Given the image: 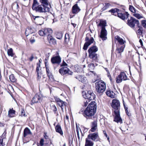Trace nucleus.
Segmentation results:
<instances>
[{
	"label": "nucleus",
	"mask_w": 146,
	"mask_h": 146,
	"mask_svg": "<svg viewBox=\"0 0 146 146\" xmlns=\"http://www.w3.org/2000/svg\"><path fill=\"white\" fill-rule=\"evenodd\" d=\"M40 2L42 4V5H38L36 7L37 10H35L36 12L40 13L49 12L50 9L48 6L49 4L48 0H40Z\"/></svg>",
	"instance_id": "f257e3e1"
},
{
	"label": "nucleus",
	"mask_w": 146,
	"mask_h": 146,
	"mask_svg": "<svg viewBox=\"0 0 146 146\" xmlns=\"http://www.w3.org/2000/svg\"><path fill=\"white\" fill-rule=\"evenodd\" d=\"M106 24L105 21L100 20L98 25V26L100 27L101 29L100 37L103 40H106L107 38V32L105 27L106 26Z\"/></svg>",
	"instance_id": "f03ea898"
},
{
	"label": "nucleus",
	"mask_w": 146,
	"mask_h": 146,
	"mask_svg": "<svg viewBox=\"0 0 146 146\" xmlns=\"http://www.w3.org/2000/svg\"><path fill=\"white\" fill-rule=\"evenodd\" d=\"M96 89L99 93H103L106 89V83L102 80H99L95 83Z\"/></svg>",
	"instance_id": "7ed1b4c3"
},
{
	"label": "nucleus",
	"mask_w": 146,
	"mask_h": 146,
	"mask_svg": "<svg viewBox=\"0 0 146 146\" xmlns=\"http://www.w3.org/2000/svg\"><path fill=\"white\" fill-rule=\"evenodd\" d=\"M84 111L85 115L84 116L86 117L87 119H91V102L88 105L87 108L84 111L83 109H81L79 112V113H82Z\"/></svg>",
	"instance_id": "20e7f679"
},
{
	"label": "nucleus",
	"mask_w": 146,
	"mask_h": 146,
	"mask_svg": "<svg viewBox=\"0 0 146 146\" xmlns=\"http://www.w3.org/2000/svg\"><path fill=\"white\" fill-rule=\"evenodd\" d=\"M45 35L47 36L48 39L49 41L56 42L54 39L51 35L52 33V31L50 28H46L44 29Z\"/></svg>",
	"instance_id": "39448f33"
},
{
	"label": "nucleus",
	"mask_w": 146,
	"mask_h": 146,
	"mask_svg": "<svg viewBox=\"0 0 146 146\" xmlns=\"http://www.w3.org/2000/svg\"><path fill=\"white\" fill-rule=\"evenodd\" d=\"M82 96L85 99H88V101H86V102H84V106L86 107L88 105L89 102L91 100V92L90 91H88L87 93L83 92L82 93Z\"/></svg>",
	"instance_id": "423d86ee"
},
{
	"label": "nucleus",
	"mask_w": 146,
	"mask_h": 146,
	"mask_svg": "<svg viewBox=\"0 0 146 146\" xmlns=\"http://www.w3.org/2000/svg\"><path fill=\"white\" fill-rule=\"evenodd\" d=\"M33 18L34 19V22L36 25H41L44 24L45 19L43 17L38 16H33Z\"/></svg>",
	"instance_id": "0eeeda50"
},
{
	"label": "nucleus",
	"mask_w": 146,
	"mask_h": 146,
	"mask_svg": "<svg viewBox=\"0 0 146 146\" xmlns=\"http://www.w3.org/2000/svg\"><path fill=\"white\" fill-rule=\"evenodd\" d=\"M127 24L131 27H134L135 24H139V21L135 18L131 17L130 19H129L127 20Z\"/></svg>",
	"instance_id": "6e6552de"
},
{
	"label": "nucleus",
	"mask_w": 146,
	"mask_h": 146,
	"mask_svg": "<svg viewBox=\"0 0 146 146\" xmlns=\"http://www.w3.org/2000/svg\"><path fill=\"white\" fill-rule=\"evenodd\" d=\"M42 98L43 96L41 94H36L33 98L31 104L32 105L33 104L40 102L42 101Z\"/></svg>",
	"instance_id": "1a4fd4ad"
},
{
	"label": "nucleus",
	"mask_w": 146,
	"mask_h": 146,
	"mask_svg": "<svg viewBox=\"0 0 146 146\" xmlns=\"http://www.w3.org/2000/svg\"><path fill=\"white\" fill-rule=\"evenodd\" d=\"M127 77L124 72H121L116 78V82L117 83L121 82L122 81L127 80Z\"/></svg>",
	"instance_id": "9d476101"
},
{
	"label": "nucleus",
	"mask_w": 146,
	"mask_h": 146,
	"mask_svg": "<svg viewBox=\"0 0 146 146\" xmlns=\"http://www.w3.org/2000/svg\"><path fill=\"white\" fill-rule=\"evenodd\" d=\"M125 46L124 45L121 46L118 45L115 50L116 56L118 58H119L121 57V53L123 52Z\"/></svg>",
	"instance_id": "9b49d317"
},
{
	"label": "nucleus",
	"mask_w": 146,
	"mask_h": 146,
	"mask_svg": "<svg viewBox=\"0 0 146 146\" xmlns=\"http://www.w3.org/2000/svg\"><path fill=\"white\" fill-rule=\"evenodd\" d=\"M51 61L53 64H56L58 65L61 62V58L59 56H56L52 57Z\"/></svg>",
	"instance_id": "f8f14e48"
},
{
	"label": "nucleus",
	"mask_w": 146,
	"mask_h": 146,
	"mask_svg": "<svg viewBox=\"0 0 146 146\" xmlns=\"http://www.w3.org/2000/svg\"><path fill=\"white\" fill-rule=\"evenodd\" d=\"M89 35L88 34H87L85 38V40L86 42L84 44L83 47V49L85 50H86L88 46L91 44V37L90 38L88 37Z\"/></svg>",
	"instance_id": "ddd939ff"
},
{
	"label": "nucleus",
	"mask_w": 146,
	"mask_h": 146,
	"mask_svg": "<svg viewBox=\"0 0 146 146\" xmlns=\"http://www.w3.org/2000/svg\"><path fill=\"white\" fill-rule=\"evenodd\" d=\"M114 113L115 115L114 121L117 123H122V120L120 116L119 110L114 111Z\"/></svg>",
	"instance_id": "4468645a"
},
{
	"label": "nucleus",
	"mask_w": 146,
	"mask_h": 146,
	"mask_svg": "<svg viewBox=\"0 0 146 146\" xmlns=\"http://www.w3.org/2000/svg\"><path fill=\"white\" fill-rule=\"evenodd\" d=\"M111 106L115 110V111L119 110V109L120 106V102L119 100H117L113 99L112 100Z\"/></svg>",
	"instance_id": "2eb2a0df"
},
{
	"label": "nucleus",
	"mask_w": 146,
	"mask_h": 146,
	"mask_svg": "<svg viewBox=\"0 0 146 146\" xmlns=\"http://www.w3.org/2000/svg\"><path fill=\"white\" fill-rule=\"evenodd\" d=\"M94 118L93 121H92V132L95 131L97 128V118L96 115L93 117Z\"/></svg>",
	"instance_id": "dca6fc26"
},
{
	"label": "nucleus",
	"mask_w": 146,
	"mask_h": 146,
	"mask_svg": "<svg viewBox=\"0 0 146 146\" xmlns=\"http://www.w3.org/2000/svg\"><path fill=\"white\" fill-rule=\"evenodd\" d=\"M98 50V48L96 46H93L92 47V58L95 60L97 59V54L93 53L97 52Z\"/></svg>",
	"instance_id": "f3484780"
},
{
	"label": "nucleus",
	"mask_w": 146,
	"mask_h": 146,
	"mask_svg": "<svg viewBox=\"0 0 146 146\" xmlns=\"http://www.w3.org/2000/svg\"><path fill=\"white\" fill-rule=\"evenodd\" d=\"M117 14L118 17L123 20L127 19L129 15V14L127 12L123 14L121 13H117Z\"/></svg>",
	"instance_id": "a211bd4d"
},
{
	"label": "nucleus",
	"mask_w": 146,
	"mask_h": 146,
	"mask_svg": "<svg viewBox=\"0 0 146 146\" xmlns=\"http://www.w3.org/2000/svg\"><path fill=\"white\" fill-rule=\"evenodd\" d=\"M97 103L95 101H92V116L96 113L97 109Z\"/></svg>",
	"instance_id": "6ab92c4d"
},
{
	"label": "nucleus",
	"mask_w": 146,
	"mask_h": 146,
	"mask_svg": "<svg viewBox=\"0 0 146 146\" xmlns=\"http://www.w3.org/2000/svg\"><path fill=\"white\" fill-rule=\"evenodd\" d=\"M91 134H89L86 139L85 146H91Z\"/></svg>",
	"instance_id": "aec40b11"
},
{
	"label": "nucleus",
	"mask_w": 146,
	"mask_h": 146,
	"mask_svg": "<svg viewBox=\"0 0 146 146\" xmlns=\"http://www.w3.org/2000/svg\"><path fill=\"white\" fill-rule=\"evenodd\" d=\"M68 68L66 67H62L59 70V73L62 75H64L67 74Z\"/></svg>",
	"instance_id": "412c9836"
},
{
	"label": "nucleus",
	"mask_w": 146,
	"mask_h": 146,
	"mask_svg": "<svg viewBox=\"0 0 146 146\" xmlns=\"http://www.w3.org/2000/svg\"><path fill=\"white\" fill-rule=\"evenodd\" d=\"M56 132L59 133L60 135L63 136V133L62 130L61 126L59 124H58L55 127Z\"/></svg>",
	"instance_id": "4be33fe9"
},
{
	"label": "nucleus",
	"mask_w": 146,
	"mask_h": 146,
	"mask_svg": "<svg viewBox=\"0 0 146 146\" xmlns=\"http://www.w3.org/2000/svg\"><path fill=\"white\" fill-rule=\"evenodd\" d=\"M80 9L78 6L77 4L74 5L72 7V12L73 14L79 12Z\"/></svg>",
	"instance_id": "5701e85b"
},
{
	"label": "nucleus",
	"mask_w": 146,
	"mask_h": 146,
	"mask_svg": "<svg viewBox=\"0 0 146 146\" xmlns=\"http://www.w3.org/2000/svg\"><path fill=\"white\" fill-rule=\"evenodd\" d=\"M15 111L13 108L10 109L8 113V116L10 117H12L15 116Z\"/></svg>",
	"instance_id": "b1692460"
},
{
	"label": "nucleus",
	"mask_w": 146,
	"mask_h": 146,
	"mask_svg": "<svg viewBox=\"0 0 146 146\" xmlns=\"http://www.w3.org/2000/svg\"><path fill=\"white\" fill-rule=\"evenodd\" d=\"M115 38L119 43V45H122L125 42V40H124L123 39L120 38L118 36H116Z\"/></svg>",
	"instance_id": "393cba45"
},
{
	"label": "nucleus",
	"mask_w": 146,
	"mask_h": 146,
	"mask_svg": "<svg viewBox=\"0 0 146 146\" xmlns=\"http://www.w3.org/2000/svg\"><path fill=\"white\" fill-rule=\"evenodd\" d=\"M106 94L111 98H113L115 97V94L113 91L110 90H107L106 92Z\"/></svg>",
	"instance_id": "a878e982"
},
{
	"label": "nucleus",
	"mask_w": 146,
	"mask_h": 146,
	"mask_svg": "<svg viewBox=\"0 0 146 146\" xmlns=\"http://www.w3.org/2000/svg\"><path fill=\"white\" fill-rule=\"evenodd\" d=\"M12 9L17 11H18L19 10V6L18 4V3L17 2H14L12 4Z\"/></svg>",
	"instance_id": "bb28decb"
},
{
	"label": "nucleus",
	"mask_w": 146,
	"mask_h": 146,
	"mask_svg": "<svg viewBox=\"0 0 146 146\" xmlns=\"http://www.w3.org/2000/svg\"><path fill=\"white\" fill-rule=\"evenodd\" d=\"M30 134H31V132L30 130L28 128H26L24 131L23 136L25 137L27 135Z\"/></svg>",
	"instance_id": "cd10ccee"
},
{
	"label": "nucleus",
	"mask_w": 146,
	"mask_h": 146,
	"mask_svg": "<svg viewBox=\"0 0 146 146\" xmlns=\"http://www.w3.org/2000/svg\"><path fill=\"white\" fill-rule=\"evenodd\" d=\"M39 3L37 2L36 0H33V3L32 6V9L34 11L37 10V8H36V5H38Z\"/></svg>",
	"instance_id": "c85d7f7f"
},
{
	"label": "nucleus",
	"mask_w": 146,
	"mask_h": 146,
	"mask_svg": "<svg viewBox=\"0 0 146 146\" xmlns=\"http://www.w3.org/2000/svg\"><path fill=\"white\" fill-rule=\"evenodd\" d=\"M99 139L98 134L97 133H95L92 134V140L98 141Z\"/></svg>",
	"instance_id": "c756f323"
},
{
	"label": "nucleus",
	"mask_w": 146,
	"mask_h": 146,
	"mask_svg": "<svg viewBox=\"0 0 146 146\" xmlns=\"http://www.w3.org/2000/svg\"><path fill=\"white\" fill-rule=\"evenodd\" d=\"M44 137L45 138V139L46 140H48V143H45L44 144L46 145H47L48 144H51L52 143L51 141V139L49 138V137L46 135V133H44Z\"/></svg>",
	"instance_id": "7c9ffc66"
},
{
	"label": "nucleus",
	"mask_w": 146,
	"mask_h": 146,
	"mask_svg": "<svg viewBox=\"0 0 146 146\" xmlns=\"http://www.w3.org/2000/svg\"><path fill=\"white\" fill-rule=\"evenodd\" d=\"M57 103L59 106L61 108V110L63 111V107L64 106H65L66 102L63 101L61 100Z\"/></svg>",
	"instance_id": "2f4dec72"
},
{
	"label": "nucleus",
	"mask_w": 146,
	"mask_h": 146,
	"mask_svg": "<svg viewBox=\"0 0 146 146\" xmlns=\"http://www.w3.org/2000/svg\"><path fill=\"white\" fill-rule=\"evenodd\" d=\"M31 30L32 29L31 28H28L26 29L25 35L27 36L33 33V32L31 31Z\"/></svg>",
	"instance_id": "473e14b6"
},
{
	"label": "nucleus",
	"mask_w": 146,
	"mask_h": 146,
	"mask_svg": "<svg viewBox=\"0 0 146 146\" xmlns=\"http://www.w3.org/2000/svg\"><path fill=\"white\" fill-rule=\"evenodd\" d=\"M40 66V63H37V66L36 68V71L37 72V76L38 77H39V74H41V73L39 72V69Z\"/></svg>",
	"instance_id": "72a5a7b5"
},
{
	"label": "nucleus",
	"mask_w": 146,
	"mask_h": 146,
	"mask_svg": "<svg viewBox=\"0 0 146 146\" xmlns=\"http://www.w3.org/2000/svg\"><path fill=\"white\" fill-rule=\"evenodd\" d=\"M7 54L9 56H11V57L13 56L14 54L13 53V50L12 48H10L7 50Z\"/></svg>",
	"instance_id": "f704fd0d"
},
{
	"label": "nucleus",
	"mask_w": 146,
	"mask_h": 146,
	"mask_svg": "<svg viewBox=\"0 0 146 146\" xmlns=\"http://www.w3.org/2000/svg\"><path fill=\"white\" fill-rule=\"evenodd\" d=\"M9 79L11 82H15L17 80L14 75L12 74L9 76Z\"/></svg>",
	"instance_id": "c9c22d12"
},
{
	"label": "nucleus",
	"mask_w": 146,
	"mask_h": 146,
	"mask_svg": "<svg viewBox=\"0 0 146 146\" xmlns=\"http://www.w3.org/2000/svg\"><path fill=\"white\" fill-rule=\"evenodd\" d=\"M133 16L137 18L138 19H140L143 17L142 15L139 14L138 13H135L133 14Z\"/></svg>",
	"instance_id": "e433bc0d"
},
{
	"label": "nucleus",
	"mask_w": 146,
	"mask_h": 146,
	"mask_svg": "<svg viewBox=\"0 0 146 146\" xmlns=\"http://www.w3.org/2000/svg\"><path fill=\"white\" fill-rule=\"evenodd\" d=\"M111 6L110 4L108 3H106L104 7L102 8V11H104L106 10L108 8Z\"/></svg>",
	"instance_id": "4c0bfd02"
},
{
	"label": "nucleus",
	"mask_w": 146,
	"mask_h": 146,
	"mask_svg": "<svg viewBox=\"0 0 146 146\" xmlns=\"http://www.w3.org/2000/svg\"><path fill=\"white\" fill-rule=\"evenodd\" d=\"M46 70L47 76H48L49 78H52L53 77V76L52 75V73L50 72L49 69H47V70Z\"/></svg>",
	"instance_id": "58836bf2"
},
{
	"label": "nucleus",
	"mask_w": 146,
	"mask_h": 146,
	"mask_svg": "<svg viewBox=\"0 0 146 146\" xmlns=\"http://www.w3.org/2000/svg\"><path fill=\"white\" fill-rule=\"evenodd\" d=\"M129 9L131 12L133 13H136V10L133 6L131 5H129Z\"/></svg>",
	"instance_id": "ea45409f"
},
{
	"label": "nucleus",
	"mask_w": 146,
	"mask_h": 146,
	"mask_svg": "<svg viewBox=\"0 0 146 146\" xmlns=\"http://www.w3.org/2000/svg\"><path fill=\"white\" fill-rule=\"evenodd\" d=\"M44 139L42 138L41 139L40 141V143L39 144L37 143V146H43L44 145Z\"/></svg>",
	"instance_id": "a19ab883"
},
{
	"label": "nucleus",
	"mask_w": 146,
	"mask_h": 146,
	"mask_svg": "<svg viewBox=\"0 0 146 146\" xmlns=\"http://www.w3.org/2000/svg\"><path fill=\"white\" fill-rule=\"evenodd\" d=\"M50 107L51 109L54 112V113H56L57 111V108L54 105H52L50 106Z\"/></svg>",
	"instance_id": "79ce46f5"
},
{
	"label": "nucleus",
	"mask_w": 146,
	"mask_h": 146,
	"mask_svg": "<svg viewBox=\"0 0 146 146\" xmlns=\"http://www.w3.org/2000/svg\"><path fill=\"white\" fill-rule=\"evenodd\" d=\"M119 10L116 8L114 9H112L110 10H109V12H111V13H117L119 11Z\"/></svg>",
	"instance_id": "37998d69"
},
{
	"label": "nucleus",
	"mask_w": 146,
	"mask_h": 146,
	"mask_svg": "<svg viewBox=\"0 0 146 146\" xmlns=\"http://www.w3.org/2000/svg\"><path fill=\"white\" fill-rule=\"evenodd\" d=\"M92 73H93L94 74V81H93L94 82H95L97 80H99L98 76V75H97L96 74L94 73V72L92 71Z\"/></svg>",
	"instance_id": "c03bdc74"
},
{
	"label": "nucleus",
	"mask_w": 146,
	"mask_h": 146,
	"mask_svg": "<svg viewBox=\"0 0 146 146\" xmlns=\"http://www.w3.org/2000/svg\"><path fill=\"white\" fill-rule=\"evenodd\" d=\"M56 38L59 39H61L62 38V34L61 33H58L56 35Z\"/></svg>",
	"instance_id": "a18cd8bd"
},
{
	"label": "nucleus",
	"mask_w": 146,
	"mask_h": 146,
	"mask_svg": "<svg viewBox=\"0 0 146 146\" xmlns=\"http://www.w3.org/2000/svg\"><path fill=\"white\" fill-rule=\"evenodd\" d=\"M38 34L41 36L45 35L44 29V31L41 30L39 31H38Z\"/></svg>",
	"instance_id": "49530a36"
},
{
	"label": "nucleus",
	"mask_w": 146,
	"mask_h": 146,
	"mask_svg": "<svg viewBox=\"0 0 146 146\" xmlns=\"http://www.w3.org/2000/svg\"><path fill=\"white\" fill-rule=\"evenodd\" d=\"M76 132H77L78 137V139L79 141H80V137L79 136V132L78 129L77 127V124L76 125Z\"/></svg>",
	"instance_id": "de8ad7c7"
},
{
	"label": "nucleus",
	"mask_w": 146,
	"mask_h": 146,
	"mask_svg": "<svg viewBox=\"0 0 146 146\" xmlns=\"http://www.w3.org/2000/svg\"><path fill=\"white\" fill-rule=\"evenodd\" d=\"M21 116H22L25 117L26 116V115H25V111L23 109H21Z\"/></svg>",
	"instance_id": "09e8293b"
},
{
	"label": "nucleus",
	"mask_w": 146,
	"mask_h": 146,
	"mask_svg": "<svg viewBox=\"0 0 146 146\" xmlns=\"http://www.w3.org/2000/svg\"><path fill=\"white\" fill-rule=\"evenodd\" d=\"M86 80L87 79L86 78H84L83 77L81 79L80 82H82L86 84Z\"/></svg>",
	"instance_id": "8fccbe9b"
},
{
	"label": "nucleus",
	"mask_w": 146,
	"mask_h": 146,
	"mask_svg": "<svg viewBox=\"0 0 146 146\" xmlns=\"http://www.w3.org/2000/svg\"><path fill=\"white\" fill-rule=\"evenodd\" d=\"M142 26L144 28H146V21L143 20L141 21Z\"/></svg>",
	"instance_id": "3c124183"
},
{
	"label": "nucleus",
	"mask_w": 146,
	"mask_h": 146,
	"mask_svg": "<svg viewBox=\"0 0 146 146\" xmlns=\"http://www.w3.org/2000/svg\"><path fill=\"white\" fill-rule=\"evenodd\" d=\"M136 33L138 35H141L142 34V31L140 29V28H139L136 31Z\"/></svg>",
	"instance_id": "603ef678"
},
{
	"label": "nucleus",
	"mask_w": 146,
	"mask_h": 146,
	"mask_svg": "<svg viewBox=\"0 0 146 146\" xmlns=\"http://www.w3.org/2000/svg\"><path fill=\"white\" fill-rule=\"evenodd\" d=\"M82 77V76L80 75H78L75 77V78L77 79L79 81H80Z\"/></svg>",
	"instance_id": "864d4df0"
},
{
	"label": "nucleus",
	"mask_w": 146,
	"mask_h": 146,
	"mask_svg": "<svg viewBox=\"0 0 146 146\" xmlns=\"http://www.w3.org/2000/svg\"><path fill=\"white\" fill-rule=\"evenodd\" d=\"M89 53V56L90 58H91V47L88 50Z\"/></svg>",
	"instance_id": "5fc2aeb1"
},
{
	"label": "nucleus",
	"mask_w": 146,
	"mask_h": 146,
	"mask_svg": "<svg viewBox=\"0 0 146 146\" xmlns=\"http://www.w3.org/2000/svg\"><path fill=\"white\" fill-rule=\"evenodd\" d=\"M67 74L68 75H72L73 74V72H72L68 68V70H67Z\"/></svg>",
	"instance_id": "6e6d98bb"
},
{
	"label": "nucleus",
	"mask_w": 146,
	"mask_h": 146,
	"mask_svg": "<svg viewBox=\"0 0 146 146\" xmlns=\"http://www.w3.org/2000/svg\"><path fill=\"white\" fill-rule=\"evenodd\" d=\"M67 66V64L65 62L64 60H63L62 62L61 65V66Z\"/></svg>",
	"instance_id": "4d7b16f0"
},
{
	"label": "nucleus",
	"mask_w": 146,
	"mask_h": 146,
	"mask_svg": "<svg viewBox=\"0 0 146 146\" xmlns=\"http://www.w3.org/2000/svg\"><path fill=\"white\" fill-rule=\"evenodd\" d=\"M68 37V38L69 39V35L68 34L66 33L65 36V40H66V39H67Z\"/></svg>",
	"instance_id": "13d9d810"
},
{
	"label": "nucleus",
	"mask_w": 146,
	"mask_h": 146,
	"mask_svg": "<svg viewBox=\"0 0 146 146\" xmlns=\"http://www.w3.org/2000/svg\"><path fill=\"white\" fill-rule=\"evenodd\" d=\"M54 99L56 101L57 103L58 102H59V101H60V100H60L59 98L57 97H55Z\"/></svg>",
	"instance_id": "bf43d9fd"
},
{
	"label": "nucleus",
	"mask_w": 146,
	"mask_h": 146,
	"mask_svg": "<svg viewBox=\"0 0 146 146\" xmlns=\"http://www.w3.org/2000/svg\"><path fill=\"white\" fill-rule=\"evenodd\" d=\"M125 111L127 115L129 116H130V114L128 112L127 108L125 107Z\"/></svg>",
	"instance_id": "052dcab7"
},
{
	"label": "nucleus",
	"mask_w": 146,
	"mask_h": 146,
	"mask_svg": "<svg viewBox=\"0 0 146 146\" xmlns=\"http://www.w3.org/2000/svg\"><path fill=\"white\" fill-rule=\"evenodd\" d=\"M34 58V57L33 55L32 54L31 57L29 58V60L31 61H32Z\"/></svg>",
	"instance_id": "680f3d73"
},
{
	"label": "nucleus",
	"mask_w": 146,
	"mask_h": 146,
	"mask_svg": "<svg viewBox=\"0 0 146 146\" xmlns=\"http://www.w3.org/2000/svg\"><path fill=\"white\" fill-rule=\"evenodd\" d=\"M90 70V69L89 68L88 70V71H89V72L87 73V75L90 76L91 74V71Z\"/></svg>",
	"instance_id": "e2e57ef3"
},
{
	"label": "nucleus",
	"mask_w": 146,
	"mask_h": 146,
	"mask_svg": "<svg viewBox=\"0 0 146 146\" xmlns=\"http://www.w3.org/2000/svg\"><path fill=\"white\" fill-rule=\"evenodd\" d=\"M3 139H0V146H3Z\"/></svg>",
	"instance_id": "0e129e2a"
},
{
	"label": "nucleus",
	"mask_w": 146,
	"mask_h": 146,
	"mask_svg": "<svg viewBox=\"0 0 146 146\" xmlns=\"http://www.w3.org/2000/svg\"><path fill=\"white\" fill-rule=\"evenodd\" d=\"M139 42L141 44V46H143V42H142V40L141 39H140L139 40Z\"/></svg>",
	"instance_id": "69168bd1"
},
{
	"label": "nucleus",
	"mask_w": 146,
	"mask_h": 146,
	"mask_svg": "<svg viewBox=\"0 0 146 146\" xmlns=\"http://www.w3.org/2000/svg\"><path fill=\"white\" fill-rule=\"evenodd\" d=\"M92 96L93 97V99L95 100L96 98V96L93 93H92Z\"/></svg>",
	"instance_id": "338daca9"
},
{
	"label": "nucleus",
	"mask_w": 146,
	"mask_h": 146,
	"mask_svg": "<svg viewBox=\"0 0 146 146\" xmlns=\"http://www.w3.org/2000/svg\"><path fill=\"white\" fill-rule=\"evenodd\" d=\"M71 24L72 25L74 28L76 26V24L75 23H71Z\"/></svg>",
	"instance_id": "774afa93"
}]
</instances>
